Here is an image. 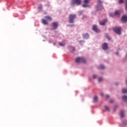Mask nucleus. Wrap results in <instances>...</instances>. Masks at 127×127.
Returning a JSON list of instances; mask_svg holds the SVG:
<instances>
[{
  "label": "nucleus",
  "mask_w": 127,
  "mask_h": 127,
  "mask_svg": "<svg viewBox=\"0 0 127 127\" xmlns=\"http://www.w3.org/2000/svg\"><path fill=\"white\" fill-rule=\"evenodd\" d=\"M75 62L76 63H86L87 62V61L85 58L83 57H77L75 59Z\"/></svg>",
  "instance_id": "nucleus-1"
},
{
  "label": "nucleus",
  "mask_w": 127,
  "mask_h": 127,
  "mask_svg": "<svg viewBox=\"0 0 127 127\" xmlns=\"http://www.w3.org/2000/svg\"><path fill=\"white\" fill-rule=\"evenodd\" d=\"M113 30L115 33L120 35L122 33V28L121 27H115L113 28Z\"/></svg>",
  "instance_id": "nucleus-2"
},
{
  "label": "nucleus",
  "mask_w": 127,
  "mask_h": 127,
  "mask_svg": "<svg viewBox=\"0 0 127 127\" xmlns=\"http://www.w3.org/2000/svg\"><path fill=\"white\" fill-rule=\"evenodd\" d=\"M76 18V15L70 14L69 17V23H73L74 22V19Z\"/></svg>",
  "instance_id": "nucleus-3"
},
{
  "label": "nucleus",
  "mask_w": 127,
  "mask_h": 127,
  "mask_svg": "<svg viewBox=\"0 0 127 127\" xmlns=\"http://www.w3.org/2000/svg\"><path fill=\"white\" fill-rule=\"evenodd\" d=\"M82 3L81 0H72L71 2V5H74V4H77V5H80Z\"/></svg>",
  "instance_id": "nucleus-4"
},
{
  "label": "nucleus",
  "mask_w": 127,
  "mask_h": 127,
  "mask_svg": "<svg viewBox=\"0 0 127 127\" xmlns=\"http://www.w3.org/2000/svg\"><path fill=\"white\" fill-rule=\"evenodd\" d=\"M107 22H108V19H105L104 20H103L102 21H101L99 22V24L100 25H106V23H107Z\"/></svg>",
  "instance_id": "nucleus-5"
},
{
  "label": "nucleus",
  "mask_w": 127,
  "mask_h": 127,
  "mask_svg": "<svg viewBox=\"0 0 127 127\" xmlns=\"http://www.w3.org/2000/svg\"><path fill=\"white\" fill-rule=\"evenodd\" d=\"M92 29L95 32H100V30L98 29V27H97V25H96L93 26Z\"/></svg>",
  "instance_id": "nucleus-6"
},
{
  "label": "nucleus",
  "mask_w": 127,
  "mask_h": 127,
  "mask_svg": "<svg viewBox=\"0 0 127 127\" xmlns=\"http://www.w3.org/2000/svg\"><path fill=\"white\" fill-rule=\"evenodd\" d=\"M54 29H57L58 28V22H55L52 23Z\"/></svg>",
  "instance_id": "nucleus-7"
},
{
  "label": "nucleus",
  "mask_w": 127,
  "mask_h": 127,
  "mask_svg": "<svg viewBox=\"0 0 127 127\" xmlns=\"http://www.w3.org/2000/svg\"><path fill=\"white\" fill-rule=\"evenodd\" d=\"M102 49H103V50H107V49H108V44L107 43H104L102 45Z\"/></svg>",
  "instance_id": "nucleus-8"
},
{
  "label": "nucleus",
  "mask_w": 127,
  "mask_h": 127,
  "mask_svg": "<svg viewBox=\"0 0 127 127\" xmlns=\"http://www.w3.org/2000/svg\"><path fill=\"white\" fill-rule=\"evenodd\" d=\"M102 1L98 0L97 2V8H99V7H102Z\"/></svg>",
  "instance_id": "nucleus-9"
},
{
  "label": "nucleus",
  "mask_w": 127,
  "mask_h": 127,
  "mask_svg": "<svg viewBox=\"0 0 127 127\" xmlns=\"http://www.w3.org/2000/svg\"><path fill=\"white\" fill-rule=\"evenodd\" d=\"M122 21H123V22H127V16L126 15H124L122 18Z\"/></svg>",
  "instance_id": "nucleus-10"
},
{
  "label": "nucleus",
  "mask_w": 127,
  "mask_h": 127,
  "mask_svg": "<svg viewBox=\"0 0 127 127\" xmlns=\"http://www.w3.org/2000/svg\"><path fill=\"white\" fill-rule=\"evenodd\" d=\"M89 34L88 33L84 34L82 35V37H83V38H85V39L89 38Z\"/></svg>",
  "instance_id": "nucleus-11"
},
{
  "label": "nucleus",
  "mask_w": 127,
  "mask_h": 127,
  "mask_svg": "<svg viewBox=\"0 0 127 127\" xmlns=\"http://www.w3.org/2000/svg\"><path fill=\"white\" fill-rule=\"evenodd\" d=\"M42 23H43V24H45V25L48 24V22L47 21V20H46L44 19H42Z\"/></svg>",
  "instance_id": "nucleus-12"
},
{
  "label": "nucleus",
  "mask_w": 127,
  "mask_h": 127,
  "mask_svg": "<svg viewBox=\"0 0 127 127\" xmlns=\"http://www.w3.org/2000/svg\"><path fill=\"white\" fill-rule=\"evenodd\" d=\"M45 18H46V19H48V20H49L50 21H51V20H52V18H51V17L49 16H45Z\"/></svg>",
  "instance_id": "nucleus-13"
},
{
  "label": "nucleus",
  "mask_w": 127,
  "mask_h": 127,
  "mask_svg": "<svg viewBox=\"0 0 127 127\" xmlns=\"http://www.w3.org/2000/svg\"><path fill=\"white\" fill-rule=\"evenodd\" d=\"M120 113H121V117L122 118H125V112H124V111L121 110Z\"/></svg>",
  "instance_id": "nucleus-14"
},
{
  "label": "nucleus",
  "mask_w": 127,
  "mask_h": 127,
  "mask_svg": "<svg viewBox=\"0 0 127 127\" xmlns=\"http://www.w3.org/2000/svg\"><path fill=\"white\" fill-rule=\"evenodd\" d=\"M114 15L116 16H120V11H116Z\"/></svg>",
  "instance_id": "nucleus-15"
},
{
  "label": "nucleus",
  "mask_w": 127,
  "mask_h": 127,
  "mask_svg": "<svg viewBox=\"0 0 127 127\" xmlns=\"http://www.w3.org/2000/svg\"><path fill=\"white\" fill-rule=\"evenodd\" d=\"M60 46H65L66 45V43L64 42H61L59 43Z\"/></svg>",
  "instance_id": "nucleus-16"
},
{
  "label": "nucleus",
  "mask_w": 127,
  "mask_h": 127,
  "mask_svg": "<svg viewBox=\"0 0 127 127\" xmlns=\"http://www.w3.org/2000/svg\"><path fill=\"white\" fill-rule=\"evenodd\" d=\"M122 99L123 101H125V102H127V96H123Z\"/></svg>",
  "instance_id": "nucleus-17"
},
{
  "label": "nucleus",
  "mask_w": 127,
  "mask_h": 127,
  "mask_svg": "<svg viewBox=\"0 0 127 127\" xmlns=\"http://www.w3.org/2000/svg\"><path fill=\"white\" fill-rule=\"evenodd\" d=\"M94 103H96V102H98V97L95 96L93 98Z\"/></svg>",
  "instance_id": "nucleus-18"
},
{
  "label": "nucleus",
  "mask_w": 127,
  "mask_h": 127,
  "mask_svg": "<svg viewBox=\"0 0 127 127\" xmlns=\"http://www.w3.org/2000/svg\"><path fill=\"white\" fill-rule=\"evenodd\" d=\"M122 93L123 94H127V89H123L122 90Z\"/></svg>",
  "instance_id": "nucleus-19"
},
{
  "label": "nucleus",
  "mask_w": 127,
  "mask_h": 127,
  "mask_svg": "<svg viewBox=\"0 0 127 127\" xmlns=\"http://www.w3.org/2000/svg\"><path fill=\"white\" fill-rule=\"evenodd\" d=\"M69 50H71V52H73L75 51V48H74L73 47H70Z\"/></svg>",
  "instance_id": "nucleus-20"
},
{
  "label": "nucleus",
  "mask_w": 127,
  "mask_h": 127,
  "mask_svg": "<svg viewBox=\"0 0 127 127\" xmlns=\"http://www.w3.org/2000/svg\"><path fill=\"white\" fill-rule=\"evenodd\" d=\"M99 69H105V66H104V65H100L99 67Z\"/></svg>",
  "instance_id": "nucleus-21"
},
{
  "label": "nucleus",
  "mask_w": 127,
  "mask_h": 127,
  "mask_svg": "<svg viewBox=\"0 0 127 127\" xmlns=\"http://www.w3.org/2000/svg\"><path fill=\"white\" fill-rule=\"evenodd\" d=\"M105 108L106 111H107V112H110V108H109V107L105 106Z\"/></svg>",
  "instance_id": "nucleus-22"
},
{
  "label": "nucleus",
  "mask_w": 127,
  "mask_h": 127,
  "mask_svg": "<svg viewBox=\"0 0 127 127\" xmlns=\"http://www.w3.org/2000/svg\"><path fill=\"white\" fill-rule=\"evenodd\" d=\"M82 6H83V7H87L89 6V5H88V4H83L82 5Z\"/></svg>",
  "instance_id": "nucleus-23"
},
{
  "label": "nucleus",
  "mask_w": 127,
  "mask_h": 127,
  "mask_svg": "<svg viewBox=\"0 0 127 127\" xmlns=\"http://www.w3.org/2000/svg\"><path fill=\"white\" fill-rule=\"evenodd\" d=\"M125 5H126V7H125L126 10H127V0H125Z\"/></svg>",
  "instance_id": "nucleus-24"
},
{
  "label": "nucleus",
  "mask_w": 127,
  "mask_h": 127,
  "mask_svg": "<svg viewBox=\"0 0 127 127\" xmlns=\"http://www.w3.org/2000/svg\"><path fill=\"white\" fill-rule=\"evenodd\" d=\"M119 3H124V0H119Z\"/></svg>",
  "instance_id": "nucleus-25"
},
{
  "label": "nucleus",
  "mask_w": 127,
  "mask_h": 127,
  "mask_svg": "<svg viewBox=\"0 0 127 127\" xmlns=\"http://www.w3.org/2000/svg\"><path fill=\"white\" fill-rule=\"evenodd\" d=\"M84 3H89V0H84Z\"/></svg>",
  "instance_id": "nucleus-26"
},
{
  "label": "nucleus",
  "mask_w": 127,
  "mask_h": 127,
  "mask_svg": "<svg viewBox=\"0 0 127 127\" xmlns=\"http://www.w3.org/2000/svg\"><path fill=\"white\" fill-rule=\"evenodd\" d=\"M38 9H42V4H40L38 7Z\"/></svg>",
  "instance_id": "nucleus-27"
},
{
  "label": "nucleus",
  "mask_w": 127,
  "mask_h": 127,
  "mask_svg": "<svg viewBox=\"0 0 127 127\" xmlns=\"http://www.w3.org/2000/svg\"><path fill=\"white\" fill-rule=\"evenodd\" d=\"M106 37L108 39V40H111V38L109 35H108V34H106Z\"/></svg>",
  "instance_id": "nucleus-28"
},
{
  "label": "nucleus",
  "mask_w": 127,
  "mask_h": 127,
  "mask_svg": "<svg viewBox=\"0 0 127 127\" xmlns=\"http://www.w3.org/2000/svg\"><path fill=\"white\" fill-rule=\"evenodd\" d=\"M99 82H102L103 81V78L102 77H100L98 79Z\"/></svg>",
  "instance_id": "nucleus-29"
},
{
  "label": "nucleus",
  "mask_w": 127,
  "mask_h": 127,
  "mask_svg": "<svg viewBox=\"0 0 127 127\" xmlns=\"http://www.w3.org/2000/svg\"><path fill=\"white\" fill-rule=\"evenodd\" d=\"M110 16H111V17H114V15H115V14H113V13H110L109 14Z\"/></svg>",
  "instance_id": "nucleus-30"
},
{
  "label": "nucleus",
  "mask_w": 127,
  "mask_h": 127,
  "mask_svg": "<svg viewBox=\"0 0 127 127\" xmlns=\"http://www.w3.org/2000/svg\"><path fill=\"white\" fill-rule=\"evenodd\" d=\"M114 102H115V100H114V99H111L110 100V103H114Z\"/></svg>",
  "instance_id": "nucleus-31"
},
{
  "label": "nucleus",
  "mask_w": 127,
  "mask_h": 127,
  "mask_svg": "<svg viewBox=\"0 0 127 127\" xmlns=\"http://www.w3.org/2000/svg\"><path fill=\"white\" fill-rule=\"evenodd\" d=\"M106 98H107V99H109V98H110V95H106Z\"/></svg>",
  "instance_id": "nucleus-32"
},
{
  "label": "nucleus",
  "mask_w": 127,
  "mask_h": 127,
  "mask_svg": "<svg viewBox=\"0 0 127 127\" xmlns=\"http://www.w3.org/2000/svg\"><path fill=\"white\" fill-rule=\"evenodd\" d=\"M79 42H80V44H82V43H83V42H84V41H80Z\"/></svg>",
  "instance_id": "nucleus-33"
},
{
  "label": "nucleus",
  "mask_w": 127,
  "mask_h": 127,
  "mask_svg": "<svg viewBox=\"0 0 127 127\" xmlns=\"http://www.w3.org/2000/svg\"><path fill=\"white\" fill-rule=\"evenodd\" d=\"M93 78H94V79H96V75H93Z\"/></svg>",
  "instance_id": "nucleus-34"
},
{
  "label": "nucleus",
  "mask_w": 127,
  "mask_h": 127,
  "mask_svg": "<svg viewBox=\"0 0 127 127\" xmlns=\"http://www.w3.org/2000/svg\"><path fill=\"white\" fill-rule=\"evenodd\" d=\"M101 96H104V94L101 93Z\"/></svg>",
  "instance_id": "nucleus-35"
},
{
  "label": "nucleus",
  "mask_w": 127,
  "mask_h": 127,
  "mask_svg": "<svg viewBox=\"0 0 127 127\" xmlns=\"http://www.w3.org/2000/svg\"><path fill=\"white\" fill-rule=\"evenodd\" d=\"M126 84H127V80H126Z\"/></svg>",
  "instance_id": "nucleus-36"
},
{
  "label": "nucleus",
  "mask_w": 127,
  "mask_h": 127,
  "mask_svg": "<svg viewBox=\"0 0 127 127\" xmlns=\"http://www.w3.org/2000/svg\"><path fill=\"white\" fill-rule=\"evenodd\" d=\"M115 84H116V86L118 85V84H117V83H115Z\"/></svg>",
  "instance_id": "nucleus-37"
}]
</instances>
